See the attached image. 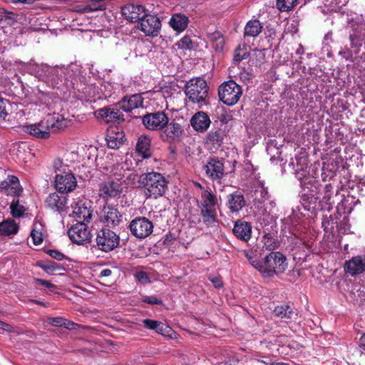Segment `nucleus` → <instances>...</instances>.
<instances>
[{"label": "nucleus", "mask_w": 365, "mask_h": 365, "mask_svg": "<svg viewBox=\"0 0 365 365\" xmlns=\"http://www.w3.org/2000/svg\"><path fill=\"white\" fill-rule=\"evenodd\" d=\"M59 269V266L53 262H50L47 266L45 267V269L48 272L49 270L51 271H55V270H57Z\"/></svg>", "instance_id": "13d9d810"}, {"label": "nucleus", "mask_w": 365, "mask_h": 365, "mask_svg": "<svg viewBox=\"0 0 365 365\" xmlns=\"http://www.w3.org/2000/svg\"><path fill=\"white\" fill-rule=\"evenodd\" d=\"M252 265L267 277L282 274L287 267L286 257L279 252H272L262 260H254Z\"/></svg>", "instance_id": "f03ea898"}, {"label": "nucleus", "mask_w": 365, "mask_h": 365, "mask_svg": "<svg viewBox=\"0 0 365 365\" xmlns=\"http://www.w3.org/2000/svg\"><path fill=\"white\" fill-rule=\"evenodd\" d=\"M143 106V99L140 94L125 96L118 103V107L125 112H130L135 108Z\"/></svg>", "instance_id": "412c9836"}, {"label": "nucleus", "mask_w": 365, "mask_h": 365, "mask_svg": "<svg viewBox=\"0 0 365 365\" xmlns=\"http://www.w3.org/2000/svg\"><path fill=\"white\" fill-rule=\"evenodd\" d=\"M183 133V129L180 124L174 120L168 122L163 129L161 138L163 141L174 143L178 141Z\"/></svg>", "instance_id": "4468645a"}, {"label": "nucleus", "mask_w": 365, "mask_h": 365, "mask_svg": "<svg viewBox=\"0 0 365 365\" xmlns=\"http://www.w3.org/2000/svg\"><path fill=\"white\" fill-rule=\"evenodd\" d=\"M194 185L196 187H197L198 189H200L202 192L203 191V190H205L200 183L199 182H194Z\"/></svg>", "instance_id": "680f3d73"}, {"label": "nucleus", "mask_w": 365, "mask_h": 365, "mask_svg": "<svg viewBox=\"0 0 365 365\" xmlns=\"http://www.w3.org/2000/svg\"><path fill=\"white\" fill-rule=\"evenodd\" d=\"M209 137L211 140L216 141V142L222 141L221 134L217 131H216L215 133H210L209 134Z\"/></svg>", "instance_id": "5fc2aeb1"}, {"label": "nucleus", "mask_w": 365, "mask_h": 365, "mask_svg": "<svg viewBox=\"0 0 365 365\" xmlns=\"http://www.w3.org/2000/svg\"><path fill=\"white\" fill-rule=\"evenodd\" d=\"M141 325L149 330L154 331L158 334L171 338L173 334V329L162 322L150 319H144L141 321Z\"/></svg>", "instance_id": "2eb2a0df"}, {"label": "nucleus", "mask_w": 365, "mask_h": 365, "mask_svg": "<svg viewBox=\"0 0 365 365\" xmlns=\"http://www.w3.org/2000/svg\"><path fill=\"white\" fill-rule=\"evenodd\" d=\"M150 142L151 140L148 136L142 135L138 138L136 150L143 158L151 156Z\"/></svg>", "instance_id": "7c9ffc66"}, {"label": "nucleus", "mask_w": 365, "mask_h": 365, "mask_svg": "<svg viewBox=\"0 0 365 365\" xmlns=\"http://www.w3.org/2000/svg\"><path fill=\"white\" fill-rule=\"evenodd\" d=\"M108 145L111 148H118L120 145H121L122 141L120 140H118L117 138L113 136H108L107 139Z\"/></svg>", "instance_id": "a18cd8bd"}, {"label": "nucleus", "mask_w": 365, "mask_h": 365, "mask_svg": "<svg viewBox=\"0 0 365 365\" xmlns=\"http://www.w3.org/2000/svg\"><path fill=\"white\" fill-rule=\"evenodd\" d=\"M269 365H289V364L287 363H284V362L274 361V362H271Z\"/></svg>", "instance_id": "e2e57ef3"}, {"label": "nucleus", "mask_w": 365, "mask_h": 365, "mask_svg": "<svg viewBox=\"0 0 365 365\" xmlns=\"http://www.w3.org/2000/svg\"><path fill=\"white\" fill-rule=\"evenodd\" d=\"M210 123V117L202 111L197 112L190 119L192 127L197 132L203 133L206 131Z\"/></svg>", "instance_id": "393cba45"}, {"label": "nucleus", "mask_w": 365, "mask_h": 365, "mask_svg": "<svg viewBox=\"0 0 365 365\" xmlns=\"http://www.w3.org/2000/svg\"><path fill=\"white\" fill-rule=\"evenodd\" d=\"M232 232L238 240L247 242L252 236V226L247 222L238 220L234 225Z\"/></svg>", "instance_id": "b1692460"}, {"label": "nucleus", "mask_w": 365, "mask_h": 365, "mask_svg": "<svg viewBox=\"0 0 365 365\" xmlns=\"http://www.w3.org/2000/svg\"><path fill=\"white\" fill-rule=\"evenodd\" d=\"M70 240L76 244L83 245L89 242L91 234L88 226L84 222H78L68 231Z\"/></svg>", "instance_id": "9b49d317"}, {"label": "nucleus", "mask_w": 365, "mask_h": 365, "mask_svg": "<svg viewBox=\"0 0 365 365\" xmlns=\"http://www.w3.org/2000/svg\"><path fill=\"white\" fill-rule=\"evenodd\" d=\"M47 253L53 259L57 260H63L65 258V255L56 250H49L47 251Z\"/></svg>", "instance_id": "49530a36"}, {"label": "nucleus", "mask_w": 365, "mask_h": 365, "mask_svg": "<svg viewBox=\"0 0 365 365\" xmlns=\"http://www.w3.org/2000/svg\"><path fill=\"white\" fill-rule=\"evenodd\" d=\"M122 15L128 21L135 22L140 21L145 14V9L139 4H127L121 8Z\"/></svg>", "instance_id": "f3484780"}, {"label": "nucleus", "mask_w": 365, "mask_h": 365, "mask_svg": "<svg viewBox=\"0 0 365 365\" xmlns=\"http://www.w3.org/2000/svg\"><path fill=\"white\" fill-rule=\"evenodd\" d=\"M185 93L190 101L201 107L208 96L207 83L202 78H193L186 83Z\"/></svg>", "instance_id": "39448f33"}, {"label": "nucleus", "mask_w": 365, "mask_h": 365, "mask_svg": "<svg viewBox=\"0 0 365 365\" xmlns=\"http://www.w3.org/2000/svg\"><path fill=\"white\" fill-rule=\"evenodd\" d=\"M203 222L207 226L216 222L217 214L215 208H200Z\"/></svg>", "instance_id": "c9c22d12"}, {"label": "nucleus", "mask_w": 365, "mask_h": 365, "mask_svg": "<svg viewBox=\"0 0 365 365\" xmlns=\"http://www.w3.org/2000/svg\"><path fill=\"white\" fill-rule=\"evenodd\" d=\"M0 188L4 190L8 195L19 197L22 192V188L19 180L14 175H9L6 180L0 184Z\"/></svg>", "instance_id": "4be33fe9"}, {"label": "nucleus", "mask_w": 365, "mask_h": 365, "mask_svg": "<svg viewBox=\"0 0 365 365\" xmlns=\"http://www.w3.org/2000/svg\"><path fill=\"white\" fill-rule=\"evenodd\" d=\"M206 176L211 180H220L225 175V167L222 160L217 158H210L204 165Z\"/></svg>", "instance_id": "ddd939ff"}, {"label": "nucleus", "mask_w": 365, "mask_h": 365, "mask_svg": "<svg viewBox=\"0 0 365 365\" xmlns=\"http://www.w3.org/2000/svg\"><path fill=\"white\" fill-rule=\"evenodd\" d=\"M262 24L257 19H252L249 21L244 29V34L245 36L256 37L262 31Z\"/></svg>", "instance_id": "2f4dec72"}, {"label": "nucleus", "mask_w": 365, "mask_h": 365, "mask_svg": "<svg viewBox=\"0 0 365 365\" xmlns=\"http://www.w3.org/2000/svg\"><path fill=\"white\" fill-rule=\"evenodd\" d=\"M45 70V77H42L41 81H43L48 83H51L52 86H57L61 80V70L57 67H51L48 65L46 67H44Z\"/></svg>", "instance_id": "cd10ccee"}, {"label": "nucleus", "mask_w": 365, "mask_h": 365, "mask_svg": "<svg viewBox=\"0 0 365 365\" xmlns=\"http://www.w3.org/2000/svg\"><path fill=\"white\" fill-rule=\"evenodd\" d=\"M161 23L159 19L154 15H143L140 21L139 29L146 35L158 36Z\"/></svg>", "instance_id": "f8f14e48"}, {"label": "nucleus", "mask_w": 365, "mask_h": 365, "mask_svg": "<svg viewBox=\"0 0 365 365\" xmlns=\"http://www.w3.org/2000/svg\"><path fill=\"white\" fill-rule=\"evenodd\" d=\"M153 227V222L145 217L133 220L129 225L132 235L138 239H144L151 235Z\"/></svg>", "instance_id": "6e6552de"}, {"label": "nucleus", "mask_w": 365, "mask_h": 365, "mask_svg": "<svg viewBox=\"0 0 365 365\" xmlns=\"http://www.w3.org/2000/svg\"><path fill=\"white\" fill-rule=\"evenodd\" d=\"M274 314L282 319H291L295 314L292 309L287 304L276 307L273 310Z\"/></svg>", "instance_id": "f704fd0d"}, {"label": "nucleus", "mask_w": 365, "mask_h": 365, "mask_svg": "<svg viewBox=\"0 0 365 365\" xmlns=\"http://www.w3.org/2000/svg\"><path fill=\"white\" fill-rule=\"evenodd\" d=\"M273 244H275L274 239H273L271 237H267V236L264 237V246L266 247L267 250H274L276 247V246H275V245H273Z\"/></svg>", "instance_id": "de8ad7c7"}, {"label": "nucleus", "mask_w": 365, "mask_h": 365, "mask_svg": "<svg viewBox=\"0 0 365 365\" xmlns=\"http://www.w3.org/2000/svg\"><path fill=\"white\" fill-rule=\"evenodd\" d=\"M7 115L6 103L3 98H0V120H5Z\"/></svg>", "instance_id": "c03bdc74"}, {"label": "nucleus", "mask_w": 365, "mask_h": 365, "mask_svg": "<svg viewBox=\"0 0 365 365\" xmlns=\"http://www.w3.org/2000/svg\"><path fill=\"white\" fill-rule=\"evenodd\" d=\"M207 39L216 51L220 52L222 51L225 45V39L220 32L215 31L212 34H210L207 36Z\"/></svg>", "instance_id": "473e14b6"}, {"label": "nucleus", "mask_w": 365, "mask_h": 365, "mask_svg": "<svg viewBox=\"0 0 365 365\" xmlns=\"http://www.w3.org/2000/svg\"><path fill=\"white\" fill-rule=\"evenodd\" d=\"M346 273L351 276L360 274L365 271V255H359L346 261L344 264Z\"/></svg>", "instance_id": "a211bd4d"}, {"label": "nucleus", "mask_w": 365, "mask_h": 365, "mask_svg": "<svg viewBox=\"0 0 365 365\" xmlns=\"http://www.w3.org/2000/svg\"><path fill=\"white\" fill-rule=\"evenodd\" d=\"M36 282L38 284H40V285H43V286H45L48 288H50V289H53L56 287V286L53 284H51V282H49L48 281H46L44 279H36Z\"/></svg>", "instance_id": "864d4df0"}, {"label": "nucleus", "mask_w": 365, "mask_h": 365, "mask_svg": "<svg viewBox=\"0 0 365 365\" xmlns=\"http://www.w3.org/2000/svg\"><path fill=\"white\" fill-rule=\"evenodd\" d=\"M246 205L243 195L235 192L228 195L227 207L232 212H237Z\"/></svg>", "instance_id": "bb28decb"}, {"label": "nucleus", "mask_w": 365, "mask_h": 365, "mask_svg": "<svg viewBox=\"0 0 365 365\" xmlns=\"http://www.w3.org/2000/svg\"><path fill=\"white\" fill-rule=\"evenodd\" d=\"M53 167L56 173L54 180L56 190L62 194L73 191L77 186V180L68 166L61 160L56 159Z\"/></svg>", "instance_id": "7ed1b4c3"}, {"label": "nucleus", "mask_w": 365, "mask_h": 365, "mask_svg": "<svg viewBox=\"0 0 365 365\" xmlns=\"http://www.w3.org/2000/svg\"><path fill=\"white\" fill-rule=\"evenodd\" d=\"M260 192H261V193H262V195H264V196H262V201L266 200H267L266 195H267V191L265 189L262 188V189L260 190Z\"/></svg>", "instance_id": "052dcab7"}, {"label": "nucleus", "mask_w": 365, "mask_h": 365, "mask_svg": "<svg viewBox=\"0 0 365 365\" xmlns=\"http://www.w3.org/2000/svg\"><path fill=\"white\" fill-rule=\"evenodd\" d=\"M53 123L49 120H42L37 123L22 125V131L37 138L47 139L50 137Z\"/></svg>", "instance_id": "1a4fd4ad"}, {"label": "nucleus", "mask_w": 365, "mask_h": 365, "mask_svg": "<svg viewBox=\"0 0 365 365\" xmlns=\"http://www.w3.org/2000/svg\"><path fill=\"white\" fill-rule=\"evenodd\" d=\"M142 301L145 303H148L150 304H162V301L160 299H157L154 296H146L144 297Z\"/></svg>", "instance_id": "8fccbe9b"}, {"label": "nucleus", "mask_w": 365, "mask_h": 365, "mask_svg": "<svg viewBox=\"0 0 365 365\" xmlns=\"http://www.w3.org/2000/svg\"><path fill=\"white\" fill-rule=\"evenodd\" d=\"M210 281L216 288H220L222 287V282L220 277H215L211 278Z\"/></svg>", "instance_id": "6e6d98bb"}, {"label": "nucleus", "mask_w": 365, "mask_h": 365, "mask_svg": "<svg viewBox=\"0 0 365 365\" xmlns=\"http://www.w3.org/2000/svg\"><path fill=\"white\" fill-rule=\"evenodd\" d=\"M358 345H359V347L360 348L361 352L365 351V334H363L361 336V337L359 340Z\"/></svg>", "instance_id": "4d7b16f0"}, {"label": "nucleus", "mask_w": 365, "mask_h": 365, "mask_svg": "<svg viewBox=\"0 0 365 365\" xmlns=\"http://www.w3.org/2000/svg\"><path fill=\"white\" fill-rule=\"evenodd\" d=\"M11 212L13 217H21L25 211L26 208L24 205L19 203V199H14L10 205Z\"/></svg>", "instance_id": "4c0bfd02"}, {"label": "nucleus", "mask_w": 365, "mask_h": 365, "mask_svg": "<svg viewBox=\"0 0 365 365\" xmlns=\"http://www.w3.org/2000/svg\"><path fill=\"white\" fill-rule=\"evenodd\" d=\"M47 322L52 326L61 327L68 329H74V327L76 326V324L73 322L61 317H49L47 319Z\"/></svg>", "instance_id": "e433bc0d"}, {"label": "nucleus", "mask_w": 365, "mask_h": 365, "mask_svg": "<svg viewBox=\"0 0 365 365\" xmlns=\"http://www.w3.org/2000/svg\"><path fill=\"white\" fill-rule=\"evenodd\" d=\"M90 202L79 200L73 206V216L79 222H89L92 217V210Z\"/></svg>", "instance_id": "dca6fc26"}, {"label": "nucleus", "mask_w": 365, "mask_h": 365, "mask_svg": "<svg viewBox=\"0 0 365 365\" xmlns=\"http://www.w3.org/2000/svg\"><path fill=\"white\" fill-rule=\"evenodd\" d=\"M121 215L117 208L111 206L104 207L101 216L102 222L108 227H114L121 221Z\"/></svg>", "instance_id": "aec40b11"}, {"label": "nucleus", "mask_w": 365, "mask_h": 365, "mask_svg": "<svg viewBox=\"0 0 365 365\" xmlns=\"http://www.w3.org/2000/svg\"><path fill=\"white\" fill-rule=\"evenodd\" d=\"M67 200L66 196L53 192L47 197L46 204L51 210L61 212L67 208Z\"/></svg>", "instance_id": "6ab92c4d"}, {"label": "nucleus", "mask_w": 365, "mask_h": 365, "mask_svg": "<svg viewBox=\"0 0 365 365\" xmlns=\"http://www.w3.org/2000/svg\"><path fill=\"white\" fill-rule=\"evenodd\" d=\"M18 225L12 220H6L0 223V234L11 235L17 233Z\"/></svg>", "instance_id": "72a5a7b5"}, {"label": "nucleus", "mask_w": 365, "mask_h": 365, "mask_svg": "<svg viewBox=\"0 0 365 365\" xmlns=\"http://www.w3.org/2000/svg\"><path fill=\"white\" fill-rule=\"evenodd\" d=\"M295 175L297 178L301 182L302 184L306 183L307 180V171L302 168L301 170H296Z\"/></svg>", "instance_id": "09e8293b"}, {"label": "nucleus", "mask_w": 365, "mask_h": 365, "mask_svg": "<svg viewBox=\"0 0 365 365\" xmlns=\"http://www.w3.org/2000/svg\"><path fill=\"white\" fill-rule=\"evenodd\" d=\"M242 91L234 81H229L221 84L218 88V95L220 101L227 106L236 104L241 96Z\"/></svg>", "instance_id": "423d86ee"}, {"label": "nucleus", "mask_w": 365, "mask_h": 365, "mask_svg": "<svg viewBox=\"0 0 365 365\" xmlns=\"http://www.w3.org/2000/svg\"><path fill=\"white\" fill-rule=\"evenodd\" d=\"M119 242V236L108 228H102L97 234L96 244L102 251L106 252L112 251L118 247Z\"/></svg>", "instance_id": "0eeeda50"}, {"label": "nucleus", "mask_w": 365, "mask_h": 365, "mask_svg": "<svg viewBox=\"0 0 365 365\" xmlns=\"http://www.w3.org/2000/svg\"><path fill=\"white\" fill-rule=\"evenodd\" d=\"M297 0H277L276 6L281 11H288L292 9Z\"/></svg>", "instance_id": "58836bf2"}, {"label": "nucleus", "mask_w": 365, "mask_h": 365, "mask_svg": "<svg viewBox=\"0 0 365 365\" xmlns=\"http://www.w3.org/2000/svg\"><path fill=\"white\" fill-rule=\"evenodd\" d=\"M241 51L240 48H238L235 51L233 60L236 62H240L242 59L246 58V52H243L242 54H240V52Z\"/></svg>", "instance_id": "3c124183"}, {"label": "nucleus", "mask_w": 365, "mask_h": 365, "mask_svg": "<svg viewBox=\"0 0 365 365\" xmlns=\"http://www.w3.org/2000/svg\"><path fill=\"white\" fill-rule=\"evenodd\" d=\"M135 277L138 280V282L143 284H147L150 282V277H148V274L143 271L138 272L135 274Z\"/></svg>", "instance_id": "37998d69"}, {"label": "nucleus", "mask_w": 365, "mask_h": 365, "mask_svg": "<svg viewBox=\"0 0 365 365\" xmlns=\"http://www.w3.org/2000/svg\"><path fill=\"white\" fill-rule=\"evenodd\" d=\"M103 9L104 5L100 0H83L82 4L77 6L75 10L81 13H88Z\"/></svg>", "instance_id": "c85d7f7f"}, {"label": "nucleus", "mask_w": 365, "mask_h": 365, "mask_svg": "<svg viewBox=\"0 0 365 365\" xmlns=\"http://www.w3.org/2000/svg\"><path fill=\"white\" fill-rule=\"evenodd\" d=\"M111 274H112L111 269H103L99 273L98 277L100 278L108 277L110 276Z\"/></svg>", "instance_id": "bf43d9fd"}, {"label": "nucleus", "mask_w": 365, "mask_h": 365, "mask_svg": "<svg viewBox=\"0 0 365 365\" xmlns=\"http://www.w3.org/2000/svg\"><path fill=\"white\" fill-rule=\"evenodd\" d=\"M118 107V103L113 108H103L96 111L98 118L104 120L106 122L115 120H123V115Z\"/></svg>", "instance_id": "5701e85b"}, {"label": "nucleus", "mask_w": 365, "mask_h": 365, "mask_svg": "<svg viewBox=\"0 0 365 365\" xmlns=\"http://www.w3.org/2000/svg\"><path fill=\"white\" fill-rule=\"evenodd\" d=\"M144 193L147 198H158L162 196L167 188V181L159 173L152 172L142 176Z\"/></svg>", "instance_id": "20e7f679"}, {"label": "nucleus", "mask_w": 365, "mask_h": 365, "mask_svg": "<svg viewBox=\"0 0 365 365\" xmlns=\"http://www.w3.org/2000/svg\"><path fill=\"white\" fill-rule=\"evenodd\" d=\"M0 329L7 332L14 331V328L11 325L2 321H0Z\"/></svg>", "instance_id": "603ef678"}, {"label": "nucleus", "mask_w": 365, "mask_h": 365, "mask_svg": "<svg viewBox=\"0 0 365 365\" xmlns=\"http://www.w3.org/2000/svg\"><path fill=\"white\" fill-rule=\"evenodd\" d=\"M176 46L180 49H191L192 41L189 36H185L176 43Z\"/></svg>", "instance_id": "a19ab883"}, {"label": "nucleus", "mask_w": 365, "mask_h": 365, "mask_svg": "<svg viewBox=\"0 0 365 365\" xmlns=\"http://www.w3.org/2000/svg\"><path fill=\"white\" fill-rule=\"evenodd\" d=\"M46 64H36L33 65L31 67V73L34 75L36 77L38 78L40 80L42 79V77H45V70L44 67H46Z\"/></svg>", "instance_id": "ea45409f"}, {"label": "nucleus", "mask_w": 365, "mask_h": 365, "mask_svg": "<svg viewBox=\"0 0 365 365\" xmlns=\"http://www.w3.org/2000/svg\"><path fill=\"white\" fill-rule=\"evenodd\" d=\"M188 23V17L180 13L174 14L169 21L170 26L178 33L185 31L187 27Z\"/></svg>", "instance_id": "a878e982"}, {"label": "nucleus", "mask_w": 365, "mask_h": 365, "mask_svg": "<svg viewBox=\"0 0 365 365\" xmlns=\"http://www.w3.org/2000/svg\"><path fill=\"white\" fill-rule=\"evenodd\" d=\"M143 123L150 130H162L168 123V117L163 111L148 113L143 117Z\"/></svg>", "instance_id": "9d476101"}, {"label": "nucleus", "mask_w": 365, "mask_h": 365, "mask_svg": "<svg viewBox=\"0 0 365 365\" xmlns=\"http://www.w3.org/2000/svg\"><path fill=\"white\" fill-rule=\"evenodd\" d=\"M31 236L33 239L34 243L36 245H40L43 242L42 234L37 230L36 226L32 230Z\"/></svg>", "instance_id": "79ce46f5"}, {"label": "nucleus", "mask_w": 365, "mask_h": 365, "mask_svg": "<svg viewBox=\"0 0 365 365\" xmlns=\"http://www.w3.org/2000/svg\"><path fill=\"white\" fill-rule=\"evenodd\" d=\"M201 200L199 208H215L217 204V197L208 190H203L200 194Z\"/></svg>", "instance_id": "c756f323"}, {"label": "nucleus", "mask_w": 365, "mask_h": 365, "mask_svg": "<svg viewBox=\"0 0 365 365\" xmlns=\"http://www.w3.org/2000/svg\"><path fill=\"white\" fill-rule=\"evenodd\" d=\"M112 177L99 185V196L104 200L118 197L123 192V184L133 186L135 184L137 175L135 171L119 165L115 168Z\"/></svg>", "instance_id": "f257e3e1"}]
</instances>
